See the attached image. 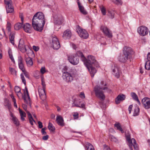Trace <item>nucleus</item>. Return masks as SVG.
<instances>
[{"label": "nucleus", "mask_w": 150, "mask_h": 150, "mask_svg": "<svg viewBox=\"0 0 150 150\" xmlns=\"http://www.w3.org/2000/svg\"><path fill=\"white\" fill-rule=\"evenodd\" d=\"M124 55L128 57L129 59L132 57V55L134 54V52L132 48L127 46H125L123 49Z\"/></svg>", "instance_id": "7"}, {"label": "nucleus", "mask_w": 150, "mask_h": 150, "mask_svg": "<svg viewBox=\"0 0 150 150\" xmlns=\"http://www.w3.org/2000/svg\"><path fill=\"white\" fill-rule=\"evenodd\" d=\"M56 121L58 125L63 127L64 126V120L62 117L60 115H58L56 117Z\"/></svg>", "instance_id": "17"}, {"label": "nucleus", "mask_w": 150, "mask_h": 150, "mask_svg": "<svg viewBox=\"0 0 150 150\" xmlns=\"http://www.w3.org/2000/svg\"><path fill=\"white\" fill-rule=\"evenodd\" d=\"M38 127L39 128L41 129L43 127L42 123L40 121H38Z\"/></svg>", "instance_id": "57"}, {"label": "nucleus", "mask_w": 150, "mask_h": 150, "mask_svg": "<svg viewBox=\"0 0 150 150\" xmlns=\"http://www.w3.org/2000/svg\"><path fill=\"white\" fill-rule=\"evenodd\" d=\"M48 129L51 131L53 132L55 130V127L52 123L49 122L48 126Z\"/></svg>", "instance_id": "43"}, {"label": "nucleus", "mask_w": 150, "mask_h": 150, "mask_svg": "<svg viewBox=\"0 0 150 150\" xmlns=\"http://www.w3.org/2000/svg\"><path fill=\"white\" fill-rule=\"evenodd\" d=\"M79 9L81 13L84 15L87 14V12L85 10L84 7L81 5V4L79 2V0L77 1Z\"/></svg>", "instance_id": "21"}, {"label": "nucleus", "mask_w": 150, "mask_h": 150, "mask_svg": "<svg viewBox=\"0 0 150 150\" xmlns=\"http://www.w3.org/2000/svg\"><path fill=\"white\" fill-rule=\"evenodd\" d=\"M76 106L80 108H84L85 107V104L84 103H82L81 104H79L78 105V104H76Z\"/></svg>", "instance_id": "53"}, {"label": "nucleus", "mask_w": 150, "mask_h": 150, "mask_svg": "<svg viewBox=\"0 0 150 150\" xmlns=\"http://www.w3.org/2000/svg\"><path fill=\"white\" fill-rule=\"evenodd\" d=\"M52 40H50L51 44L52 45L53 49L55 50L58 49L60 47L59 41L56 36H52Z\"/></svg>", "instance_id": "8"}, {"label": "nucleus", "mask_w": 150, "mask_h": 150, "mask_svg": "<svg viewBox=\"0 0 150 150\" xmlns=\"http://www.w3.org/2000/svg\"><path fill=\"white\" fill-rule=\"evenodd\" d=\"M7 13H12L14 11L13 7L12 6L11 0H4Z\"/></svg>", "instance_id": "9"}, {"label": "nucleus", "mask_w": 150, "mask_h": 150, "mask_svg": "<svg viewBox=\"0 0 150 150\" xmlns=\"http://www.w3.org/2000/svg\"><path fill=\"white\" fill-rule=\"evenodd\" d=\"M139 108L138 107H136L134 109V112L133 115L134 116L138 115L139 114Z\"/></svg>", "instance_id": "41"}, {"label": "nucleus", "mask_w": 150, "mask_h": 150, "mask_svg": "<svg viewBox=\"0 0 150 150\" xmlns=\"http://www.w3.org/2000/svg\"><path fill=\"white\" fill-rule=\"evenodd\" d=\"M40 71L42 74H44L46 72L45 67H42L40 69Z\"/></svg>", "instance_id": "54"}, {"label": "nucleus", "mask_w": 150, "mask_h": 150, "mask_svg": "<svg viewBox=\"0 0 150 150\" xmlns=\"http://www.w3.org/2000/svg\"><path fill=\"white\" fill-rule=\"evenodd\" d=\"M10 115L11 117V120L13 123L16 126H18L20 125V122L17 118L11 112H10Z\"/></svg>", "instance_id": "22"}, {"label": "nucleus", "mask_w": 150, "mask_h": 150, "mask_svg": "<svg viewBox=\"0 0 150 150\" xmlns=\"http://www.w3.org/2000/svg\"><path fill=\"white\" fill-rule=\"evenodd\" d=\"M126 139L128 143V145L131 150H132L133 147L135 150H138V148L136 143V141L134 139H131L130 135L129 134L126 135Z\"/></svg>", "instance_id": "3"}, {"label": "nucleus", "mask_w": 150, "mask_h": 150, "mask_svg": "<svg viewBox=\"0 0 150 150\" xmlns=\"http://www.w3.org/2000/svg\"><path fill=\"white\" fill-rule=\"evenodd\" d=\"M18 63L19 68L22 71L25 70L23 61V58L20 56L18 57Z\"/></svg>", "instance_id": "20"}, {"label": "nucleus", "mask_w": 150, "mask_h": 150, "mask_svg": "<svg viewBox=\"0 0 150 150\" xmlns=\"http://www.w3.org/2000/svg\"><path fill=\"white\" fill-rule=\"evenodd\" d=\"M15 34V33L14 32H11L10 33L9 36L10 41L11 43L13 45H14V38Z\"/></svg>", "instance_id": "30"}, {"label": "nucleus", "mask_w": 150, "mask_h": 150, "mask_svg": "<svg viewBox=\"0 0 150 150\" xmlns=\"http://www.w3.org/2000/svg\"><path fill=\"white\" fill-rule=\"evenodd\" d=\"M85 146L87 149V150H95L93 146L89 143H86Z\"/></svg>", "instance_id": "37"}, {"label": "nucleus", "mask_w": 150, "mask_h": 150, "mask_svg": "<svg viewBox=\"0 0 150 150\" xmlns=\"http://www.w3.org/2000/svg\"><path fill=\"white\" fill-rule=\"evenodd\" d=\"M11 24L9 22H7L6 25V29L8 32H10L11 31Z\"/></svg>", "instance_id": "47"}, {"label": "nucleus", "mask_w": 150, "mask_h": 150, "mask_svg": "<svg viewBox=\"0 0 150 150\" xmlns=\"http://www.w3.org/2000/svg\"><path fill=\"white\" fill-rule=\"evenodd\" d=\"M23 23H16L14 25V29L16 30H18L20 29L22 27Z\"/></svg>", "instance_id": "38"}, {"label": "nucleus", "mask_w": 150, "mask_h": 150, "mask_svg": "<svg viewBox=\"0 0 150 150\" xmlns=\"http://www.w3.org/2000/svg\"><path fill=\"white\" fill-rule=\"evenodd\" d=\"M54 24L56 25H60L62 24L64 20L62 16L58 13L53 14Z\"/></svg>", "instance_id": "6"}, {"label": "nucleus", "mask_w": 150, "mask_h": 150, "mask_svg": "<svg viewBox=\"0 0 150 150\" xmlns=\"http://www.w3.org/2000/svg\"><path fill=\"white\" fill-rule=\"evenodd\" d=\"M46 19L43 13L38 12L34 15L32 20V25L34 30L41 32L45 22Z\"/></svg>", "instance_id": "1"}, {"label": "nucleus", "mask_w": 150, "mask_h": 150, "mask_svg": "<svg viewBox=\"0 0 150 150\" xmlns=\"http://www.w3.org/2000/svg\"><path fill=\"white\" fill-rule=\"evenodd\" d=\"M128 59H129L128 57L123 55H120L118 58V61L122 63L126 62Z\"/></svg>", "instance_id": "25"}, {"label": "nucleus", "mask_w": 150, "mask_h": 150, "mask_svg": "<svg viewBox=\"0 0 150 150\" xmlns=\"http://www.w3.org/2000/svg\"><path fill=\"white\" fill-rule=\"evenodd\" d=\"M76 133V137H81V132H75Z\"/></svg>", "instance_id": "58"}, {"label": "nucleus", "mask_w": 150, "mask_h": 150, "mask_svg": "<svg viewBox=\"0 0 150 150\" xmlns=\"http://www.w3.org/2000/svg\"><path fill=\"white\" fill-rule=\"evenodd\" d=\"M109 138L110 140L112 142H117L118 141L117 139L115 137L112 135H110Z\"/></svg>", "instance_id": "46"}, {"label": "nucleus", "mask_w": 150, "mask_h": 150, "mask_svg": "<svg viewBox=\"0 0 150 150\" xmlns=\"http://www.w3.org/2000/svg\"><path fill=\"white\" fill-rule=\"evenodd\" d=\"M9 70L11 74L12 75H14L15 76L16 75L17 71L14 69L10 67L9 68Z\"/></svg>", "instance_id": "44"}, {"label": "nucleus", "mask_w": 150, "mask_h": 150, "mask_svg": "<svg viewBox=\"0 0 150 150\" xmlns=\"http://www.w3.org/2000/svg\"><path fill=\"white\" fill-rule=\"evenodd\" d=\"M94 91L96 96L102 100H104L105 98V96L102 91V88L97 86L94 87Z\"/></svg>", "instance_id": "5"}, {"label": "nucleus", "mask_w": 150, "mask_h": 150, "mask_svg": "<svg viewBox=\"0 0 150 150\" xmlns=\"http://www.w3.org/2000/svg\"><path fill=\"white\" fill-rule=\"evenodd\" d=\"M27 96L28 98V100H27L26 98V95L25 94V93L24 95L22 96V98L23 99L24 102L25 103H26L27 104H29L30 103V99L29 96V95L28 93L27 94Z\"/></svg>", "instance_id": "35"}, {"label": "nucleus", "mask_w": 150, "mask_h": 150, "mask_svg": "<svg viewBox=\"0 0 150 150\" xmlns=\"http://www.w3.org/2000/svg\"><path fill=\"white\" fill-rule=\"evenodd\" d=\"M62 77L63 80L67 82H71L73 80V77L71 74L67 71L63 72Z\"/></svg>", "instance_id": "11"}, {"label": "nucleus", "mask_w": 150, "mask_h": 150, "mask_svg": "<svg viewBox=\"0 0 150 150\" xmlns=\"http://www.w3.org/2000/svg\"><path fill=\"white\" fill-rule=\"evenodd\" d=\"M45 88H39L38 89L39 96L41 99L42 100H44L46 97L45 92Z\"/></svg>", "instance_id": "15"}, {"label": "nucleus", "mask_w": 150, "mask_h": 150, "mask_svg": "<svg viewBox=\"0 0 150 150\" xmlns=\"http://www.w3.org/2000/svg\"><path fill=\"white\" fill-rule=\"evenodd\" d=\"M147 59L150 61V52L147 55Z\"/></svg>", "instance_id": "64"}, {"label": "nucleus", "mask_w": 150, "mask_h": 150, "mask_svg": "<svg viewBox=\"0 0 150 150\" xmlns=\"http://www.w3.org/2000/svg\"><path fill=\"white\" fill-rule=\"evenodd\" d=\"M68 60L69 62L72 64L75 65V61H74L75 55H71L68 57Z\"/></svg>", "instance_id": "31"}, {"label": "nucleus", "mask_w": 150, "mask_h": 150, "mask_svg": "<svg viewBox=\"0 0 150 150\" xmlns=\"http://www.w3.org/2000/svg\"><path fill=\"white\" fill-rule=\"evenodd\" d=\"M145 68L147 70H150V61L147 60L145 64Z\"/></svg>", "instance_id": "42"}, {"label": "nucleus", "mask_w": 150, "mask_h": 150, "mask_svg": "<svg viewBox=\"0 0 150 150\" xmlns=\"http://www.w3.org/2000/svg\"><path fill=\"white\" fill-rule=\"evenodd\" d=\"M83 115H80L79 116V114L77 112H76V120H80L81 119V117L83 116Z\"/></svg>", "instance_id": "51"}, {"label": "nucleus", "mask_w": 150, "mask_h": 150, "mask_svg": "<svg viewBox=\"0 0 150 150\" xmlns=\"http://www.w3.org/2000/svg\"><path fill=\"white\" fill-rule=\"evenodd\" d=\"M20 88L18 86H16L14 88V91L15 92L17 93V96L19 97L21 95L23 96V94L21 92Z\"/></svg>", "instance_id": "28"}, {"label": "nucleus", "mask_w": 150, "mask_h": 150, "mask_svg": "<svg viewBox=\"0 0 150 150\" xmlns=\"http://www.w3.org/2000/svg\"><path fill=\"white\" fill-rule=\"evenodd\" d=\"M21 77L23 83L25 85V86L26 85V81L25 79V77L24 76L23 74H21Z\"/></svg>", "instance_id": "50"}, {"label": "nucleus", "mask_w": 150, "mask_h": 150, "mask_svg": "<svg viewBox=\"0 0 150 150\" xmlns=\"http://www.w3.org/2000/svg\"><path fill=\"white\" fill-rule=\"evenodd\" d=\"M33 50L35 52L38 51L39 50V47L38 46L34 45L33 47Z\"/></svg>", "instance_id": "56"}, {"label": "nucleus", "mask_w": 150, "mask_h": 150, "mask_svg": "<svg viewBox=\"0 0 150 150\" xmlns=\"http://www.w3.org/2000/svg\"><path fill=\"white\" fill-rule=\"evenodd\" d=\"M89 71L91 76L93 77L95 74L97 70L96 69L92 67V66L86 67Z\"/></svg>", "instance_id": "23"}, {"label": "nucleus", "mask_w": 150, "mask_h": 150, "mask_svg": "<svg viewBox=\"0 0 150 150\" xmlns=\"http://www.w3.org/2000/svg\"><path fill=\"white\" fill-rule=\"evenodd\" d=\"M78 56V57H81V58L83 62L84 59H85V57L84 56V55L80 51H77L76 54V57Z\"/></svg>", "instance_id": "36"}, {"label": "nucleus", "mask_w": 150, "mask_h": 150, "mask_svg": "<svg viewBox=\"0 0 150 150\" xmlns=\"http://www.w3.org/2000/svg\"><path fill=\"white\" fill-rule=\"evenodd\" d=\"M108 15L110 17V18H113L114 16V12L112 11H108Z\"/></svg>", "instance_id": "48"}, {"label": "nucleus", "mask_w": 150, "mask_h": 150, "mask_svg": "<svg viewBox=\"0 0 150 150\" xmlns=\"http://www.w3.org/2000/svg\"><path fill=\"white\" fill-rule=\"evenodd\" d=\"M112 69L113 74L117 78H118L120 76V70L119 67L117 65H115Z\"/></svg>", "instance_id": "14"}, {"label": "nucleus", "mask_w": 150, "mask_h": 150, "mask_svg": "<svg viewBox=\"0 0 150 150\" xmlns=\"http://www.w3.org/2000/svg\"><path fill=\"white\" fill-rule=\"evenodd\" d=\"M8 52L9 58L11 59L12 61L15 63V61L13 56L11 50L10 48H9Z\"/></svg>", "instance_id": "39"}, {"label": "nucleus", "mask_w": 150, "mask_h": 150, "mask_svg": "<svg viewBox=\"0 0 150 150\" xmlns=\"http://www.w3.org/2000/svg\"><path fill=\"white\" fill-rule=\"evenodd\" d=\"M137 32L141 36H144L148 34L149 30L147 27L144 26H141L138 28Z\"/></svg>", "instance_id": "10"}, {"label": "nucleus", "mask_w": 150, "mask_h": 150, "mask_svg": "<svg viewBox=\"0 0 150 150\" xmlns=\"http://www.w3.org/2000/svg\"><path fill=\"white\" fill-rule=\"evenodd\" d=\"M79 96L82 99H84L85 97V94L83 92H81L80 93Z\"/></svg>", "instance_id": "55"}, {"label": "nucleus", "mask_w": 150, "mask_h": 150, "mask_svg": "<svg viewBox=\"0 0 150 150\" xmlns=\"http://www.w3.org/2000/svg\"><path fill=\"white\" fill-rule=\"evenodd\" d=\"M19 112L20 115V116L21 117V120L22 121H24L25 120V119L24 118V117H25L26 116V113L25 112L19 109Z\"/></svg>", "instance_id": "32"}, {"label": "nucleus", "mask_w": 150, "mask_h": 150, "mask_svg": "<svg viewBox=\"0 0 150 150\" xmlns=\"http://www.w3.org/2000/svg\"><path fill=\"white\" fill-rule=\"evenodd\" d=\"M76 32L81 38L86 39L88 38V34L86 31L78 25L76 26Z\"/></svg>", "instance_id": "4"}, {"label": "nucleus", "mask_w": 150, "mask_h": 150, "mask_svg": "<svg viewBox=\"0 0 150 150\" xmlns=\"http://www.w3.org/2000/svg\"><path fill=\"white\" fill-rule=\"evenodd\" d=\"M130 95L132 99L136 101L139 104H140V103L138 97L135 93L134 92H131L130 93Z\"/></svg>", "instance_id": "27"}, {"label": "nucleus", "mask_w": 150, "mask_h": 150, "mask_svg": "<svg viewBox=\"0 0 150 150\" xmlns=\"http://www.w3.org/2000/svg\"><path fill=\"white\" fill-rule=\"evenodd\" d=\"M71 35V31L70 30L67 29L64 32L62 37L64 39H69L70 38Z\"/></svg>", "instance_id": "18"}, {"label": "nucleus", "mask_w": 150, "mask_h": 150, "mask_svg": "<svg viewBox=\"0 0 150 150\" xmlns=\"http://www.w3.org/2000/svg\"><path fill=\"white\" fill-rule=\"evenodd\" d=\"M100 29L104 34L108 38H111L112 37V35L111 31L107 27L102 25Z\"/></svg>", "instance_id": "12"}, {"label": "nucleus", "mask_w": 150, "mask_h": 150, "mask_svg": "<svg viewBox=\"0 0 150 150\" xmlns=\"http://www.w3.org/2000/svg\"><path fill=\"white\" fill-rule=\"evenodd\" d=\"M99 7L101 13L103 15H105L106 14V9L103 5L99 6Z\"/></svg>", "instance_id": "40"}, {"label": "nucleus", "mask_w": 150, "mask_h": 150, "mask_svg": "<svg viewBox=\"0 0 150 150\" xmlns=\"http://www.w3.org/2000/svg\"><path fill=\"white\" fill-rule=\"evenodd\" d=\"M70 45L74 49H75V45L74 43L71 42Z\"/></svg>", "instance_id": "63"}, {"label": "nucleus", "mask_w": 150, "mask_h": 150, "mask_svg": "<svg viewBox=\"0 0 150 150\" xmlns=\"http://www.w3.org/2000/svg\"><path fill=\"white\" fill-rule=\"evenodd\" d=\"M25 62L28 66H32L33 64L32 59L30 57L27 58L25 59Z\"/></svg>", "instance_id": "33"}, {"label": "nucleus", "mask_w": 150, "mask_h": 150, "mask_svg": "<svg viewBox=\"0 0 150 150\" xmlns=\"http://www.w3.org/2000/svg\"><path fill=\"white\" fill-rule=\"evenodd\" d=\"M23 28L24 31L26 33H30L32 31V27L31 25L28 23H26L24 24Z\"/></svg>", "instance_id": "19"}, {"label": "nucleus", "mask_w": 150, "mask_h": 150, "mask_svg": "<svg viewBox=\"0 0 150 150\" xmlns=\"http://www.w3.org/2000/svg\"><path fill=\"white\" fill-rule=\"evenodd\" d=\"M115 127H116L117 128V129L118 130H119L122 133H123L124 132V131L123 130L121 125L118 122H116L114 124Z\"/></svg>", "instance_id": "34"}, {"label": "nucleus", "mask_w": 150, "mask_h": 150, "mask_svg": "<svg viewBox=\"0 0 150 150\" xmlns=\"http://www.w3.org/2000/svg\"><path fill=\"white\" fill-rule=\"evenodd\" d=\"M48 137L49 136L48 135H46L42 137V139L44 140H47L48 139Z\"/></svg>", "instance_id": "62"}, {"label": "nucleus", "mask_w": 150, "mask_h": 150, "mask_svg": "<svg viewBox=\"0 0 150 150\" xmlns=\"http://www.w3.org/2000/svg\"><path fill=\"white\" fill-rule=\"evenodd\" d=\"M132 107L133 105H130L129 107L128 110L129 111V114H130L131 113V112L132 108Z\"/></svg>", "instance_id": "59"}, {"label": "nucleus", "mask_w": 150, "mask_h": 150, "mask_svg": "<svg viewBox=\"0 0 150 150\" xmlns=\"http://www.w3.org/2000/svg\"><path fill=\"white\" fill-rule=\"evenodd\" d=\"M42 88H45L46 85L45 81L43 80H42Z\"/></svg>", "instance_id": "61"}, {"label": "nucleus", "mask_w": 150, "mask_h": 150, "mask_svg": "<svg viewBox=\"0 0 150 150\" xmlns=\"http://www.w3.org/2000/svg\"><path fill=\"white\" fill-rule=\"evenodd\" d=\"M142 102L145 109L150 108V99L149 98H144L142 99Z\"/></svg>", "instance_id": "13"}, {"label": "nucleus", "mask_w": 150, "mask_h": 150, "mask_svg": "<svg viewBox=\"0 0 150 150\" xmlns=\"http://www.w3.org/2000/svg\"><path fill=\"white\" fill-rule=\"evenodd\" d=\"M125 98V96L122 94L119 95L115 99V103L117 104L120 103V101L124 100Z\"/></svg>", "instance_id": "24"}, {"label": "nucleus", "mask_w": 150, "mask_h": 150, "mask_svg": "<svg viewBox=\"0 0 150 150\" xmlns=\"http://www.w3.org/2000/svg\"><path fill=\"white\" fill-rule=\"evenodd\" d=\"M22 71L23 72L24 75L26 77L28 78H29V74L25 70Z\"/></svg>", "instance_id": "52"}, {"label": "nucleus", "mask_w": 150, "mask_h": 150, "mask_svg": "<svg viewBox=\"0 0 150 150\" xmlns=\"http://www.w3.org/2000/svg\"><path fill=\"white\" fill-rule=\"evenodd\" d=\"M83 62L86 67L90 66L93 65L95 67H97L98 65L95 57L91 55L88 56L87 59L85 57V59H84Z\"/></svg>", "instance_id": "2"}, {"label": "nucleus", "mask_w": 150, "mask_h": 150, "mask_svg": "<svg viewBox=\"0 0 150 150\" xmlns=\"http://www.w3.org/2000/svg\"><path fill=\"white\" fill-rule=\"evenodd\" d=\"M4 105L10 111L11 108V105L9 100L7 98H5L4 100Z\"/></svg>", "instance_id": "26"}, {"label": "nucleus", "mask_w": 150, "mask_h": 150, "mask_svg": "<svg viewBox=\"0 0 150 150\" xmlns=\"http://www.w3.org/2000/svg\"><path fill=\"white\" fill-rule=\"evenodd\" d=\"M111 1L114 4L117 5H122V2L121 0H111Z\"/></svg>", "instance_id": "45"}, {"label": "nucleus", "mask_w": 150, "mask_h": 150, "mask_svg": "<svg viewBox=\"0 0 150 150\" xmlns=\"http://www.w3.org/2000/svg\"><path fill=\"white\" fill-rule=\"evenodd\" d=\"M75 101V97L74 96H73L71 99L70 100L69 102L71 103L72 104V106H75V104L74 103Z\"/></svg>", "instance_id": "49"}, {"label": "nucleus", "mask_w": 150, "mask_h": 150, "mask_svg": "<svg viewBox=\"0 0 150 150\" xmlns=\"http://www.w3.org/2000/svg\"><path fill=\"white\" fill-rule=\"evenodd\" d=\"M26 112L28 115L30 123L31 125H33V122L35 123V121L33 118L32 115L30 112L28 111H26Z\"/></svg>", "instance_id": "29"}, {"label": "nucleus", "mask_w": 150, "mask_h": 150, "mask_svg": "<svg viewBox=\"0 0 150 150\" xmlns=\"http://www.w3.org/2000/svg\"><path fill=\"white\" fill-rule=\"evenodd\" d=\"M18 47L22 52H24L27 51L26 46L25 45L24 43L22 40H20Z\"/></svg>", "instance_id": "16"}, {"label": "nucleus", "mask_w": 150, "mask_h": 150, "mask_svg": "<svg viewBox=\"0 0 150 150\" xmlns=\"http://www.w3.org/2000/svg\"><path fill=\"white\" fill-rule=\"evenodd\" d=\"M20 17L21 18V21L22 22V23H23L24 18L23 16V14L22 13H21L20 14Z\"/></svg>", "instance_id": "60"}]
</instances>
